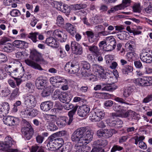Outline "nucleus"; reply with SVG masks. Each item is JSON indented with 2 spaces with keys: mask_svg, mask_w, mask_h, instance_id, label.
I'll list each match as a JSON object with an SVG mask.
<instances>
[{
  "mask_svg": "<svg viewBox=\"0 0 152 152\" xmlns=\"http://www.w3.org/2000/svg\"><path fill=\"white\" fill-rule=\"evenodd\" d=\"M93 133L91 130L83 127L78 128L73 133L71 139L73 142L81 143L82 145L87 144L91 141Z\"/></svg>",
  "mask_w": 152,
  "mask_h": 152,
  "instance_id": "1",
  "label": "nucleus"
},
{
  "mask_svg": "<svg viewBox=\"0 0 152 152\" xmlns=\"http://www.w3.org/2000/svg\"><path fill=\"white\" fill-rule=\"evenodd\" d=\"M105 115L104 111L101 109H95L89 114V118L92 121L96 122L103 119Z\"/></svg>",
  "mask_w": 152,
  "mask_h": 152,
  "instance_id": "2",
  "label": "nucleus"
},
{
  "mask_svg": "<svg viewBox=\"0 0 152 152\" xmlns=\"http://www.w3.org/2000/svg\"><path fill=\"white\" fill-rule=\"evenodd\" d=\"M133 82L137 86H148L152 85V77H145L138 78L133 80Z\"/></svg>",
  "mask_w": 152,
  "mask_h": 152,
  "instance_id": "3",
  "label": "nucleus"
},
{
  "mask_svg": "<svg viewBox=\"0 0 152 152\" xmlns=\"http://www.w3.org/2000/svg\"><path fill=\"white\" fill-rule=\"evenodd\" d=\"M24 103L27 108H34L37 103V97L31 94H28L25 97Z\"/></svg>",
  "mask_w": 152,
  "mask_h": 152,
  "instance_id": "4",
  "label": "nucleus"
},
{
  "mask_svg": "<svg viewBox=\"0 0 152 152\" xmlns=\"http://www.w3.org/2000/svg\"><path fill=\"white\" fill-rule=\"evenodd\" d=\"M27 126L22 128L21 131L23 135L27 140H29L32 137L34 131L31 126L28 124Z\"/></svg>",
  "mask_w": 152,
  "mask_h": 152,
  "instance_id": "5",
  "label": "nucleus"
},
{
  "mask_svg": "<svg viewBox=\"0 0 152 152\" xmlns=\"http://www.w3.org/2000/svg\"><path fill=\"white\" fill-rule=\"evenodd\" d=\"M50 82L54 86L56 87H60L63 85V83H66V80L63 77L59 76H56L51 77L50 79Z\"/></svg>",
  "mask_w": 152,
  "mask_h": 152,
  "instance_id": "6",
  "label": "nucleus"
},
{
  "mask_svg": "<svg viewBox=\"0 0 152 152\" xmlns=\"http://www.w3.org/2000/svg\"><path fill=\"white\" fill-rule=\"evenodd\" d=\"M106 41H107V46L105 50L110 51L115 49L116 44L115 39L113 36L106 37Z\"/></svg>",
  "mask_w": 152,
  "mask_h": 152,
  "instance_id": "7",
  "label": "nucleus"
},
{
  "mask_svg": "<svg viewBox=\"0 0 152 152\" xmlns=\"http://www.w3.org/2000/svg\"><path fill=\"white\" fill-rule=\"evenodd\" d=\"M3 121L5 124L9 126H16L19 123V121L18 118L8 116L5 118H3Z\"/></svg>",
  "mask_w": 152,
  "mask_h": 152,
  "instance_id": "8",
  "label": "nucleus"
},
{
  "mask_svg": "<svg viewBox=\"0 0 152 152\" xmlns=\"http://www.w3.org/2000/svg\"><path fill=\"white\" fill-rule=\"evenodd\" d=\"M107 124L110 126L115 127V128H118L122 127L123 124L122 121L119 119L115 120H111L110 118H108L106 121Z\"/></svg>",
  "mask_w": 152,
  "mask_h": 152,
  "instance_id": "9",
  "label": "nucleus"
},
{
  "mask_svg": "<svg viewBox=\"0 0 152 152\" xmlns=\"http://www.w3.org/2000/svg\"><path fill=\"white\" fill-rule=\"evenodd\" d=\"M90 110V107L88 105H83L79 107L77 110V113L80 117H85L88 113Z\"/></svg>",
  "mask_w": 152,
  "mask_h": 152,
  "instance_id": "10",
  "label": "nucleus"
},
{
  "mask_svg": "<svg viewBox=\"0 0 152 152\" xmlns=\"http://www.w3.org/2000/svg\"><path fill=\"white\" fill-rule=\"evenodd\" d=\"M140 58L143 62L148 64L152 62V56L147 52L142 51L140 55Z\"/></svg>",
  "mask_w": 152,
  "mask_h": 152,
  "instance_id": "11",
  "label": "nucleus"
},
{
  "mask_svg": "<svg viewBox=\"0 0 152 152\" xmlns=\"http://www.w3.org/2000/svg\"><path fill=\"white\" fill-rule=\"evenodd\" d=\"M24 71L25 70L24 67H22L20 68H16L12 71L9 72H8L9 73V75L12 77L14 78V79H15L16 78V77H21L22 75L24 74Z\"/></svg>",
  "mask_w": 152,
  "mask_h": 152,
  "instance_id": "12",
  "label": "nucleus"
},
{
  "mask_svg": "<svg viewBox=\"0 0 152 152\" xmlns=\"http://www.w3.org/2000/svg\"><path fill=\"white\" fill-rule=\"evenodd\" d=\"M53 142L52 143L51 142L50 145L49 146L51 148L56 149L61 148L63 144L64 140L62 138H58Z\"/></svg>",
  "mask_w": 152,
  "mask_h": 152,
  "instance_id": "13",
  "label": "nucleus"
},
{
  "mask_svg": "<svg viewBox=\"0 0 152 152\" xmlns=\"http://www.w3.org/2000/svg\"><path fill=\"white\" fill-rule=\"evenodd\" d=\"M46 80L42 77H38L35 81L36 87L39 89H42L45 87Z\"/></svg>",
  "mask_w": 152,
  "mask_h": 152,
  "instance_id": "14",
  "label": "nucleus"
},
{
  "mask_svg": "<svg viewBox=\"0 0 152 152\" xmlns=\"http://www.w3.org/2000/svg\"><path fill=\"white\" fill-rule=\"evenodd\" d=\"M137 115L135 112L133 111L127 110L125 113L123 118H127L129 120L131 121L133 119L138 120L139 119V117L138 116H137Z\"/></svg>",
  "mask_w": 152,
  "mask_h": 152,
  "instance_id": "15",
  "label": "nucleus"
},
{
  "mask_svg": "<svg viewBox=\"0 0 152 152\" xmlns=\"http://www.w3.org/2000/svg\"><path fill=\"white\" fill-rule=\"evenodd\" d=\"M102 91H112L117 89V86L113 85L111 84L110 83H102Z\"/></svg>",
  "mask_w": 152,
  "mask_h": 152,
  "instance_id": "16",
  "label": "nucleus"
},
{
  "mask_svg": "<svg viewBox=\"0 0 152 152\" xmlns=\"http://www.w3.org/2000/svg\"><path fill=\"white\" fill-rule=\"evenodd\" d=\"M25 62L26 64L34 69L40 70H42V68L39 64L30 59H26L25 60Z\"/></svg>",
  "mask_w": 152,
  "mask_h": 152,
  "instance_id": "17",
  "label": "nucleus"
},
{
  "mask_svg": "<svg viewBox=\"0 0 152 152\" xmlns=\"http://www.w3.org/2000/svg\"><path fill=\"white\" fill-rule=\"evenodd\" d=\"M68 118L66 117H60L57 120L56 124L60 127H62L67 124L68 125Z\"/></svg>",
  "mask_w": 152,
  "mask_h": 152,
  "instance_id": "18",
  "label": "nucleus"
},
{
  "mask_svg": "<svg viewBox=\"0 0 152 152\" xmlns=\"http://www.w3.org/2000/svg\"><path fill=\"white\" fill-rule=\"evenodd\" d=\"M45 42L48 45L54 48H57L58 46V42L53 37L47 38Z\"/></svg>",
  "mask_w": 152,
  "mask_h": 152,
  "instance_id": "19",
  "label": "nucleus"
},
{
  "mask_svg": "<svg viewBox=\"0 0 152 152\" xmlns=\"http://www.w3.org/2000/svg\"><path fill=\"white\" fill-rule=\"evenodd\" d=\"M40 106L42 110L43 111H47L52 108L53 104L50 101L45 102L42 103Z\"/></svg>",
  "mask_w": 152,
  "mask_h": 152,
  "instance_id": "20",
  "label": "nucleus"
},
{
  "mask_svg": "<svg viewBox=\"0 0 152 152\" xmlns=\"http://www.w3.org/2000/svg\"><path fill=\"white\" fill-rule=\"evenodd\" d=\"M78 107V106L76 105L75 106V107L73 109L69 112L68 115L69 116V119L68 120V125H70L72 123L73 119V116L75 114Z\"/></svg>",
  "mask_w": 152,
  "mask_h": 152,
  "instance_id": "21",
  "label": "nucleus"
},
{
  "mask_svg": "<svg viewBox=\"0 0 152 152\" xmlns=\"http://www.w3.org/2000/svg\"><path fill=\"white\" fill-rule=\"evenodd\" d=\"M65 28L66 30L72 35H74L76 33V28L75 26L70 23L66 24Z\"/></svg>",
  "mask_w": 152,
  "mask_h": 152,
  "instance_id": "22",
  "label": "nucleus"
},
{
  "mask_svg": "<svg viewBox=\"0 0 152 152\" xmlns=\"http://www.w3.org/2000/svg\"><path fill=\"white\" fill-rule=\"evenodd\" d=\"M86 34L88 38V40L89 42L92 43L96 40V37L92 31H88L86 32Z\"/></svg>",
  "mask_w": 152,
  "mask_h": 152,
  "instance_id": "23",
  "label": "nucleus"
},
{
  "mask_svg": "<svg viewBox=\"0 0 152 152\" xmlns=\"http://www.w3.org/2000/svg\"><path fill=\"white\" fill-rule=\"evenodd\" d=\"M27 43L24 41L19 40H15L12 42V45L13 46L17 48H22L26 47V44Z\"/></svg>",
  "mask_w": 152,
  "mask_h": 152,
  "instance_id": "24",
  "label": "nucleus"
},
{
  "mask_svg": "<svg viewBox=\"0 0 152 152\" xmlns=\"http://www.w3.org/2000/svg\"><path fill=\"white\" fill-rule=\"evenodd\" d=\"M71 98L69 96L68 94L63 92L61 97L59 98V100L64 103H69L71 101Z\"/></svg>",
  "mask_w": 152,
  "mask_h": 152,
  "instance_id": "25",
  "label": "nucleus"
},
{
  "mask_svg": "<svg viewBox=\"0 0 152 152\" xmlns=\"http://www.w3.org/2000/svg\"><path fill=\"white\" fill-rule=\"evenodd\" d=\"M30 56L36 61H39L40 60L41 55L36 51L33 50L31 52Z\"/></svg>",
  "mask_w": 152,
  "mask_h": 152,
  "instance_id": "26",
  "label": "nucleus"
},
{
  "mask_svg": "<svg viewBox=\"0 0 152 152\" xmlns=\"http://www.w3.org/2000/svg\"><path fill=\"white\" fill-rule=\"evenodd\" d=\"M43 89V90L41 93L42 96L43 97L49 96L51 93L50 87V86H46Z\"/></svg>",
  "mask_w": 152,
  "mask_h": 152,
  "instance_id": "27",
  "label": "nucleus"
},
{
  "mask_svg": "<svg viewBox=\"0 0 152 152\" xmlns=\"http://www.w3.org/2000/svg\"><path fill=\"white\" fill-rule=\"evenodd\" d=\"M107 144L108 142L106 140H98L94 142V143L95 146H101L103 147L105 146Z\"/></svg>",
  "mask_w": 152,
  "mask_h": 152,
  "instance_id": "28",
  "label": "nucleus"
},
{
  "mask_svg": "<svg viewBox=\"0 0 152 152\" xmlns=\"http://www.w3.org/2000/svg\"><path fill=\"white\" fill-rule=\"evenodd\" d=\"M129 34L126 31L120 32L117 35V37L121 40H126L128 38Z\"/></svg>",
  "mask_w": 152,
  "mask_h": 152,
  "instance_id": "29",
  "label": "nucleus"
},
{
  "mask_svg": "<svg viewBox=\"0 0 152 152\" xmlns=\"http://www.w3.org/2000/svg\"><path fill=\"white\" fill-rule=\"evenodd\" d=\"M88 49L94 55L100 52V49L97 46L95 45L88 46Z\"/></svg>",
  "mask_w": 152,
  "mask_h": 152,
  "instance_id": "30",
  "label": "nucleus"
},
{
  "mask_svg": "<svg viewBox=\"0 0 152 152\" xmlns=\"http://www.w3.org/2000/svg\"><path fill=\"white\" fill-rule=\"evenodd\" d=\"M136 55L133 52H128L126 55V58L129 61H132L135 59Z\"/></svg>",
  "mask_w": 152,
  "mask_h": 152,
  "instance_id": "31",
  "label": "nucleus"
},
{
  "mask_svg": "<svg viewBox=\"0 0 152 152\" xmlns=\"http://www.w3.org/2000/svg\"><path fill=\"white\" fill-rule=\"evenodd\" d=\"M123 91V96L125 98L128 97L132 93L131 89L130 87L124 88Z\"/></svg>",
  "mask_w": 152,
  "mask_h": 152,
  "instance_id": "32",
  "label": "nucleus"
},
{
  "mask_svg": "<svg viewBox=\"0 0 152 152\" xmlns=\"http://www.w3.org/2000/svg\"><path fill=\"white\" fill-rule=\"evenodd\" d=\"M93 70L94 72H97L98 74L104 72L103 68L97 64H94L93 65Z\"/></svg>",
  "mask_w": 152,
  "mask_h": 152,
  "instance_id": "33",
  "label": "nucleus"
},
{
  "mask_svg": "<svg viewBox=\"0 0 152 152\" xmlns=\"http://www.w3.org/2000/svg\"><path fill=\"white\" fill-rule=\"evenodd\" d=\"M103 19L101 16L96 15L92 19V23L95 24L101 23L102 22Z\"/></svg>",
  "mask_w": 152,
  "mask_h": 152,
  "instance_id": "34",
  "label": "nucleus"
},
{
  "mask_svg": "<svg viewBox=\"0 0 152 152\" xmlns=\"http://www.w3.org/2000/svg\"><path fill=\"white\" fill-rule=\"evenodd\" d=\"M63 93V92L58 89L56 90L52 96L53 99L55 100L57 99H59Z\"/></svg>",
  "mask_w": 152,
  "mask_h": 152,
  "instance_id": "35",
  "label": "nucleus"
},
{
  "mask_svg": "<svg viewBox=\"0 0 152 152\" xmlns=\"http://www.w3.org/2000/svg\"><path fill=\"white\" fill-rule=\"evenodd\" d=\"M133 70L132 67L129 65L125 66L122 69V72L124 74H128L129 73L132 72Z\"/></svg>",
  "mask_w": 152,
  "mask_h": 152,
  "instance_id": "36",
  "label": "nucleus"
},
{
  "mask_svg": "<svg viewBox=\"0 0 152 152\" xmlns=\"http://www.w3.org/2000/svg\"><path fill=\"white\" fill-rule=\"evenodd\" d=\"M12 45L10 43H8L7 45L4 46L3 50L4 51L7 52H10L14 50V48Z\"/></svg>",
  "mask_w": 152,
  "mask_h": 152,
  "instance_id": "37",
  "label": "nucleus"
},
{
  "mask_svg": "<svg viewBox=\"0 0 152 152\" xmlns=\"http://www.w3.org/2000/svg\"><path fill=\"white\" fill-rule=\"evenodd\" d=\"M73 64H74L70 61L68 62L66 64L65 66V70L69 73H71V70H72Z\"/></svg>",
  "mask_w": 152,
  "mask_h": 152,
  "instance_id": "38",
  "label": "nucleus"
},
{
  "mask_svg": "<svg viewBox=\"0 0 152 152\" xmlns=\"http://www.w3.org/2000/svg\"><path fill=\"white\" fill-rule=\"evenodd\" d=\"M56 23L60 27H61L64 25V20L61 15H58L57 18Z\"/></svg>",
  "mask_w": 152,
  "mask_h": 152,
  "instance_id": "39",
  "label": "nucleus"
},
{
  "mask_svg": "<svg viewBox=\"0 0 152 152\" xmlns=\"http://www.w3.org/2000/svg\"><path fill=\"white\" fill-rule=\"evenodd\" d=\"M83 145H82V144L79 146L75 145L76 151L75 152H88L85 150V148H86L87 147H85Z\"/></svg>",
  "mask_w": 152,
  "mask_h": 152,
  "instance_id": "40",
  "label": "nucleus"
},
{
  "mask_svg": "<svg viewBox=\"0 0 152 152\" xmlns=\"http://www.w3.org/2000/svg\"><path fill=\"white\" fill-rule=\"evenodd\" d=\"M38 34V33L36 32L31 33L29 34L28 36L33 42L35 43L37 41V36Z\"/></svg>",
  "mask_w": 152,
  "mask_h": 152,
  "instance_id": "41",
  "label": "nucleus"
},
{
  "mask_svg": "<svg viewBox=\"0 0 152 152\" xmlns=\"http://www.w3.org/2000/svg\"><path fill=\"white\" fill-rule=\"evenodd\" d=\"M63 32L61 30L56 29L54 31L53 33V35L54 37L58 38L59 37L63 36Z\"/></svg>",
  "mask_w": 152,
  "mask_h": 152,
  "instance_id": "42",
  "label": "nucleus"
},
{
  "mask_svg": "<svg viewBox=\"0 0 152 152\" xmlns=\"http://www.w3.org/2000/svg\"><path fill=\"white\" fill-rule=\"evenodd\" d=\"M62 8V10L61 11L62 12L66 14L70 13L71 10L70 7L66 4H64Z\"/></svg>",
  "mask_w": 152,
  "mask_h": 152,
  "instance_id": "43",
  "label": "nucleus"
},
{
  "mask_svg": "<svg viewBox=\"0 0 152 152\" xmlns=\"http://www.w3.org/2000/svg\"><path fill=\"white\" fill-rule=\"evenodd\" d=\"M48 129L51 131H54L58 129L56 126L55 125V123L53 122H50L48 123Z\"/></svg>",
  "mask_w": 152,
  "mask_h": 152,
  "instance_id": "44",
  "label": "nucleus"
},
{
  "mask_svg": "<svg viewBox=\"0 0 152 152\" xmlns=\"http://www.w3.org/2000/svg\"><path fill=\"white\" fill-rule=\"evenodd\" d=\"M0 104L1 105V106L0 107H1V108L3 107L7 114L8 113V111L10 109L9 103L7 102H3Z\"/></svg>",
  "mask_w": 152,
  "mask_h": 152,
  "instance_id": "45",
  "label": "nucleus"
},
{
  "mask_svg": "<svg viewBox=\"0 0 152 152\" xmlns=\"http://www.w3.org/2000/svg\"><path fill=\"white\" fill-rule=\"evenodd\" d=\"M116 77L115 76L112 77L110 75L107 76V77L106 79V81H107V83H114L116 80Z\"/></svg>",
  "mask_w": 152,
  "mask_h": 152,
  "instance_id": "46",
  "label": "nucleus"
},
{
  "mask_svg": "<svg viewBox=\"0 0 152 152\" xmlns=\"http://www.w3.org/2000/svg\"><path fill=\"white\" fill-rule=\"evenodd\" d=\"M53 4L55 7L58 10L61 11L63 7L62 3L61 2L54 1Z\"/></svg>",
  "mask_w": 152,
  "mask_h": 152,
  "instance_id": "47",
  "label": "nucleus"
},
{
  "mask_svg": "<svg viewBox=\"0 0 152 152\" xmlns=\"http://www.w3.org/2000/svg\"><path fill=\"white\" fill-rule=\"evenodd\" d=\"M137 128L134 127H127L126 128V131L127 133L129 134H132L136 132Z\"/></svg>",
  "mask_w": 152,
  "mask_h": 152,
  "instance_id": "48",
  "label": "nucleus"
},
{
  "mask_svg": "<svg viewBox=\"0 0 152 152\" xmlns=\"http://www.w3.org/2000/svg\"><path fill=\"white\" fill-rule=\"evenodd\" d=\"M1 93L3 96L6 97L10 93V91L8 88L6 87L2 90Z\"/></svg>",
  "mask_w": 152,
  "mask_h": 152,
  "instance_id": "49",
  "label": "nucleus"
},
{
  "mask_svg": "<svg viewBox=\"0 0 152 152\" xmlns=\"http://www.w3.org/2000/svg\"><path fill=\"white\" fill-rule=\"evenodd\" d=\"M104 137L105 138H110L113 135L112 132L110 130H109L107 129H104Z\"/></svg>",
  "mask_w": 152,
  "mask_h": 152,
  "instance_id": "50",
  "label": "nucleus"
},
{
  "mask_svg": "<svg viewBox=\"0 0 152 152\" xmlns=\"http://www.w3.org/2000/svg\"><path fill=\"white\" fill-rule=\"evenodd\" d=\"M132 1L130 0H123L122 3L121 4L122 7L123 9L129 6Z\"/></svg>",
  "mask_w": 152,
  "mask_h": 152,
  "instance_id": "51",
  "label": "nucleus"
},
{
  "mask_svg": "<svg viewBox=\"0 0 152 152\" xmlns=\"http://www.w3.org/2000/svg\"><path fill=\"white\" fill-rule=\"evenodd\" d=\"M73 52L76 55H81L83 53V50L82 46L80 45Z\"/></svg>",
  "mask_w": 152,
  "mask_h": 152,
  "instance_id": "52",
  "label": "nucleus"
},
{
  "mask_svg": "<svg viewBox=\"0 0 152 152\" xmlns=\"http://www.w3.org/2000/svg\"><path fill=\"white\" fill-rule=\"evenodd\" d=\"M80 67L78 64H73L71 74H74L80 70Z\"/></svg>",
  "mask_w": 152,
  "mask_h": 152,
  "instance_id": "53",
  "label": "nucleus"
},
{
  "mask_svg": "<svg viewBox=\"0 0 152 152\" xmlns=\"http://www.w3.org/2000/svg\"><path fill=\"white\" fill-rule=\"evenodd\" d=\"M80 45L76 41H72L71 43V48L72 51H74Z\"/></svg>",
  "mask_w": 152,
  "mask_h": 152,
  "instance_id": "54",
  "label": "nucleus"
},
{
  "mask_svg": "<svg viewBox=\"0 0 152 152\" xmlns=\"http://www.w3.org/2000/svg\"><path fill=\"white\" fill-rule=\"evenodd\" d=\"M123 149V148L119 145H114L111 150V152H115L116 151H121Z\"/></svg>",
  "mask_w": 152,
  "mask_h": 152,
  "instance_id": "55",
  "label": "nucleus"
},
{
  "mask_svg": "<svg viewBox=\"0 0 152 152\" xmlns=\"http://www.w3.org/2000/svg\"><path fill=\"white\" fill-rule=\"evenodd\" d=\"M133 9L134 12H140L141 11L140 4H135L133 7Z\"/></svg>",
  "mask_w": 152,
  "mask_h": 152,
  "instance_id": "56",
  "label": "nucleus"
},
{
  "mask_svg": "<svg viewBox=\"0 0 152 152\" xmlns=\"http://www.w3.org/2000/svg\"><path fill=\"white\" fill-rule=\"evenodd\" d=\"M127 107H124L123 106H122L120 113L119 114V117L123 118L124 115H125V113H126L127 111Z\"/></svg>",
  "mask_w": 152,
  "mask_h": 152,
  "instance_id": "57",
  "label": "nucleus"
},
{
  "mask_svg": "<svg viewBox=\"0 0 152 152\" xmlns=\"http://www.w3.org/2000/svg\"><path fill=\"white\" fill-rule=\"evenodd\" d=\"M82 67L84 69H87V70H88L91 68L90 64L86 61H83L81 63Z\"/></svg>",
  "mask_w": 152,
  "mask_h": 152,
  "instance_id": "58",
  "label": "nucleus"
},
{
  "mask_svg": "<svg viewBox=\"0 0 152 152\" xmlns=\"http://www.w3.org/2000/svg\"><path fill=\"white\" fill-rule=\"evenodd\" d=\"M19 94V89L18 88H16L14 89L11 94V96L12 97H15Z\"/></svg>",
  "mask_w": 152,
  "mask_h": 152,
  "instance_id": "59",
  "label": "nucleus"
},
{
  "mask_svg": "<svg viewBox=\"0 0 152 152\" xmlns=\"http://www.w3.org/2000/svg\"><path fill=\"white\" fill-rule=\"evenodd\" d=\"M56 136H58L56 135V133L53 134L49 137V141L47 145L48 146H49L50 145L51 142L52 143L53 142V141L55 140L56 139H57V138H56Z\"/></svg>",
  "mask_w": 152,
  "mask_h": 152,
  "instance_id": "60",
  "label": "nucleus"
},
{
  "mask_svg": "<svg viewBox=\"0 0 152 152\" xmlns=\"http://www.w3.org/2000/svg\"><path fill=\"white\" fill-rule=\"evenodd\" d=\"M46 117L48 118L47 119L48 120V122H53L52 121H54L55 120L56 116L53 115L47 114L46 115Z\"/></svg>",
  "mask_w": 152,
  "mask_h": 152,
  "instance_id": "61",
  "label": "nucleus"
},
{
  "mask_svg": "<svg viewBox=\"0 0 152 152\" xmlns=\"http://www.w3.org/2000/svg\"><path fill=\"white\" fill-rule=\"evenodd\" d=\"M63 36H61L58 38L59 39L60 42H65L67 38V35L66 33L63 32Z\"/></svg>",
  "mask_w": 152,
  "mask_h": 152,
  "instance_id": "62",
  "label": "nucleus"
},
{
  "mask_svg": "<svg viewBox=\"0 0 152 152\" xmlns=\"http://www.w3.org/2000/svg\"><path fill=\"white\" fill-rule=\"evenodd\" d=\"M10 14L12 16H17L20 15V11L14 9L10 12Z\"/></svg>",
  "mask_w": 152,
  "mask_h": 152,
  "instance_id": "63",
  "label": "nucleus"
},
{
  "mask_svg": "<svg viewBox=\"0 0 152 152\" xmlns=\"http://www.w3.org/2000/svg\"><path fill=\"white\" fill-rule=\"evenodd\" d=\"M98 146H95L91 152H104V150L101 147H98Z\"/></svg>",
  "mask_w": 152,
  "mask_h": 152,
  "instance_id": "64",
  "label": "nucleus"
}]
</instances>
